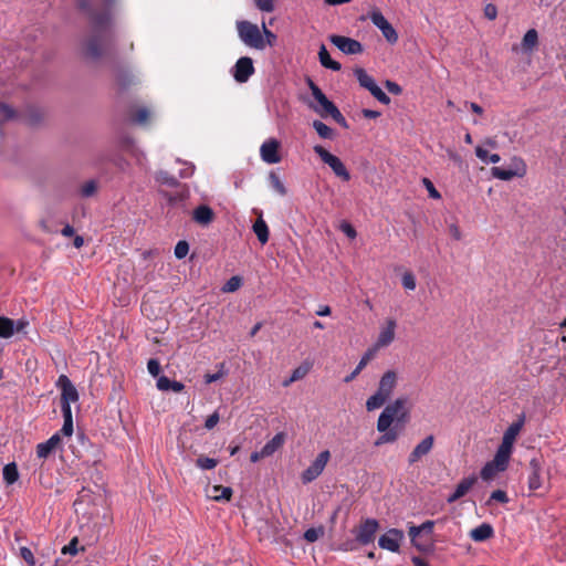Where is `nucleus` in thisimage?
Wrapping results in <instances>:
<instances>
[{
    "label": "nucleus",
    "mask_w": 566,
    "mask_h": 566,
    "mask_svg": "<svg viewBox=\"0 0 566 566\" xmlns=\"http://www.w3.org/2000/svg\"><path fill=\"white\" fill-rule=\"evenodd\" d=\"M325 531H324V527L323 526H318V527H311L308 530L305 531L304 533V538L310 542V543H314L316 542L319 537H322L324 535Z\"/></svg>",
    "instance_id": "79ce46f5"
},
{
    "label": "nucleus",
    "mask_w": 566,
    "mask_h": 566,
    "mask_svg": "<svg viewBox=\"0 0 566 566\" xmlns=\"http://www.w3.org/2000/svg\"><path fill=\"white\" fill-rule=\"evenodd\" d=\"M196 465L201 470H212L218 465V460L201 455L196 460Z\"/></svg>",
    "instance_id": "37998d69"
},
{
    "label": "nucleus",
    "mask_w": 566,
    "mask_h": 566,
    "mask_svg": "<svg viewBox=\"0 0 566 566\" xmlns=\"http://www.w3.org/2000/svg\"><path fill=\"white\" fill-rule=\"evenodd\" d=\"M253 73V61L249 56L240 57L232 69V75L239 83H245Z\"/></svg>",
    "instance_id": "2eb2a0df"
},
{
    "label": "nucleus",
    "mask_w": 566,
    "mask_h": 566,
    "mask_svg": "<svg viewBox=\"0 0 566 566\" xmlns=\"http://www.w3.org/2000/svg\"><path fill=\"white\" fill-rule=\"evenodd\" d=\"M252 229H253V232L255 233V235L258 237V240L262 244H265L269 241V234H270L269 228H268V224L265 223V221L263 220L262 213H260V216L256 219V221L254 222Z\"/></svg>",
    "instance_id": "cd10ccee"
},
{
    "label": "nucleus",
    "mask_w": 566,
    "mask_h": 566,
    "mask_svg": "<svg viewBox=\"0 0 566 566\" xmlns=\"http://www.w3.org/2000/svg\"><path fill=\"white\" fill-rule=\"evenodd\" d=\"M148 373L154 377H160V364L157 359H149L147 363Z\"/></svg>",
    "instance_id": "052dcab7"
},
{
    "label": "nucleus",
    "mask_w": 566,
    "mask_h": 566,
    "mask_svg": "<svg viewBox=\"0 0 566 566\" xmlns=\"http://www.w3.org/2000/svg\"><path fill=\"white\" fill-rule=\"evenodd\" d=\"M311 370V364L308 363H304L302 365H300L298 367H296L291 376H292V380H301L303 379Z\"/></svg>",
    "instance_id": "de8ad7c7"
},
{
    "label": "nucleus",
    "mask_w": 566,
    "mask_h": 566,
    "mask_svg": "<svg viewBox=\"0 0 566 566\" xmlns=\"http://www.w3.org/2000/svg\"><path fill=\"white\" fill-rule=\"evenodd\" d=\"M490 500L496 501V502H500V503H507L509 502L507 494L504 491H502V490L493 491L491 493Z\"/></svg>",
    "instance_id": "0e129e2a"
},
{
    "label": "nucleus",
    "mask_w": 566,
    "mask_h": 566,
    "mask_svg": "<svg viewBox=\"0 0 566 566\" xmlns=\"http://www.w3.org/2000/svg\"><path fill=\"white\" fill-rule=\"evenodd\" d=\"M399 373L395 369H387L380 377L377 390L366 400L368 411L376 410L385 405L392 396L398 386Z\"/></svg>",
    "instance_id": "f257e3e1"
},
{
    "label": "nucleus",
    "mask_w": 566,
    "mask_h": 566,
    "mask_svg": "<svg viewBox=\"0 0 566 566\" xmlns=\"http://www.w3.org/2000/svg\"><path fill=\"white\" fill-rule=\"evenodd\" d=\"M377 354L371 350L370 348H367V350L364 353V355L361 356L358 365L356 366V368L348 375L345 377V382H349L352 381L353 379H355L359 374L360 371L367 366V364L376 356Z\"/></svg>",
    "instance_id": "b1692460"
},
{
    "label": "nucleus",
    "mask_w": 566,
    "mask_h": 566,
    "mask_svg": "<svg viewBox=\"0 0 566 566\" xmlns=\"http://www.w3.org/2000/svg\"><path fill=\"white\" fill-rule=\"evenodd\" d=\"M269 182L271 188L280 196H285L287 190L283 184V181L280 179V177L274 172L271 171L269 174Z\"/></svg>",
    "instance_id": "e433bc0d"
},
{
    "label": "nucleus",
    "mask_w": 566,
    "mask_h": 566,
    "mask_svg": "<svg viewBox=\"0 0 566 566\" xmlns=\"http://www.w3.org/2000/svg\"><path fill=\"white\" fill-rule=\"evenodd\" d=\"M20 556L24 559V562L30 565V566H34L35 565V558H34V555L32 553V551L28 547H21L20 548Z\"/></svg>",
    "instance_id": "13d9d810"
},
{
    "label": "nucleus",
    "mask_w": 566,
    "mask_h": 566,
    "mask_svg": "<svg viewBox=\"0 0 566 566\" xmlns=\"http://www.w3.org/2000/svg\"><path fill=\"white\" fill-rule=\"evenodd\" d=\"M331 42L345 54H358L363 52L359 41L343 35H332Z\"/></svg>",
    "instance_id": "dca6fc26"
},
{
    "label": "nucleus",
    "mask_w": 566,
    "mask_h": 566,
    "mask_svg": "<svg viewBox=\"0 0 566 566\" xmlns=\"http://www.w3.org/2000/svg\"><path fill=\"white\" fill-rule=\"evenodd\" d=\"M120 147L124 151L130 154L137 161V164L147 169L145 154L135 145L134 140L129 137H124L120 142Z\"/></svg>",
    "instance_id": "6ab92c4d"
},
{
    "label": "nucleus",
    "mask_w": 566,
    "mask_h": 566,
    "mask_svg": "<svg viewBox=\"0 0 566 566\" xmlns=\"http://www.w3.org/2000/svg\"><path fill=\"white\" fill-rule=\"evenodd\" d=\"M527 171L525 161L520 157L512 158V168L503 169L501 167L491 168L492 177L500 180H511L514 177H524Z\"/></svg>",
    "instance_id": "1a4fd4ad"
},
{
    "label": "nucleus",
    "mask_w": 566,
    "mask_h": 566,
    "mask_svg": "<svg viewBox=\"0 0 566 566\" xmlns=\"http://www.w3.org/2000/svg\"><path fill=\"white\" fill-rule=\"evenodd\" d=\"M475 482L476 476L474 475L462 479L457 485L454 492L448 496L447 502L453 503L464 496L472 489Z\"/></svg>",
    "instance_id": "aec40b11"
},
{
    "label": "nucleus",
    "mask_w": 566,
    "mask_h": 566,
    "mask_svg": "<svg viewBox=\"0 0 566 566\" xmlns=\"http://www.w3.org/2000/svg\"><path fill=\"white\" fill-rule=\"evenodd\" d=\"M64 423L60 430V434L65 437H71L73 434V419H72V410L62 411Z\"/></svg>",
    "instance_id": "4c0bfd02"
},
{
    "label": "nucleus",
    "mask_w": 566,
    "mask_h": 566,
    "mask_svg": "<svg viewBox=\"0 0 566 566\" xmlns=\"http://www.w3.org/2000/svg\"><path fill=\"white\" fill-rule=\"evenodd\" d=\"M433 521H427L419 526H411L409 528V536L411 537V541L413 542L421 532L430 533L433 528Z\"/></svg>",
    "instance_id": "ea45409f"
},
{
    "label": "nucleus",
    "mask_w": 566,
    "mask_h": 566,
    "mask_svg": "<svg viewBox=\"0 0 566 566\" xmlns=\"http://www.w3.org/2000/svg\"><path fill=\"white\" fill-rule=\"evenodd\" d=\"M61 389V409L62 411L72 410L71 403L78 400V392L67 376L61 375L56 382Z\"/></svg>",
    "instance_id": "9d476101"
},
{
    "label": "nucleus",
    "mask_w": 566,
    "mask_h": 566,
    "mask_svg": "<svg viewBox=\"0 0 566 566\" xmlns=\"http://www.w3.org/2000/svg\"><path fill=\"white\" fill-rule=\"evenodd\" d=\"M155 179L156 181L160 182V184H164V185H168V186H176L177 185V180L175 177L170 176L167 171H158L155 176Z\"/></svg>",
    "instance_id": "8fccbe9b"
},
{
    "label": "nucleus",
    "mask_w": 566,
    "mask_h": 566,
    "mask_svg": "<svg viewBox=\"0 0 566 566\" xmlns=\"http://www.w3.org/2000/svg\"><path fill=\"white\" fill-rule=\"evenodd\" d=\"M53 451L54 448L49 444L48 441L41 442L36 446V455L40 459H46Z\"/></svg>",
    "instance_id": "09e8293b"
},
{
    "label": "nucleus",
    "mask_w": 566,
    "mask_h": 566,
    "mask_svg": "<svg viewBox=\"0 0 566 566\" xmlns=\"http://www.w3.org/2000/svg\"><path fill=\"white\" fill-rule=\"evenodd\" d=\"M314 153L326 164L335 174L336 177L343 181L350 180V174L344 163L335 155L327 151L324 147L316 145L313 147Z\"/></svg>",
    "instance_id": "39448f33"
},
{
    "label": "nucleus",
    "mask_w": 566,
    "mask_h": 566,
    "mask_svg": "<svg viewBox=\"0 0 566 566\" xmlns=\"http://www.w3.org/2000/svg\"><path fill=\"white\" fill-rule=\"evenodd\" d=\"M242 284V280L240 276H232L230 277L226 284L222 286V291L226 293H232L240 289Z\"/></svg>",
    "instance_id": "49530a36"
},
{
    "label": "nucleus",
    "mask_w": 566,
    "mask_h": 566,
    "mask_svg": "<svg viewBox=\"0 0 566 566\" xmlns=\"http://www.w3.org/2000/svg\"><path fill=\"white\" fill-rule=\"evenodd\" d=\"M313 127L318 136L324 139H332L334 137L333 129L321 120H314Z\"/></svg>",
    "instance_id": "58836bf2"
},
{
    "label": "nucleus",
    "mask_w": 566,
    "mask_h": 566,
    "mask_svg": "<svg viewBox=\"0 0 566 566\" xmlns=\"http://www.w3.org/2000/svg\"><path fill=\"white\" fill-rule=\"evenodd\" d=\"M397 322L395 318H386L380 325L375 343L369 347L376 354L390 346L396 338Z\"/></svg>",
    "instance_id": "423d86ee"
},
{
    "label": "nucleus",
    "mask_w": 566,
    "mask_h": 566,
    "mask_svg": "<svg viewBox=\"0 0 566 566\" xmlns=\"http://www.w3.org/2000/svg\"><path fill=\"white\" fill-rule=\"evenodd\" d=\"M149 117L150 112L147 108L143 107L136 112L135 116L133 117V122L139 125H145Z\"/></svg>",
    "instance_id": "603ef678"
},
{
    "label": "nucleus",
    "mask_w": 566,
    "mask_h": 566,
    "mask_svg": "<svg viewBox=\"0 0 566 566\" xmlns=\"http://www.w3.org/2000/svg\"><path fill=\"white\" fill-rule=\"evenodd\" d=\"M86 54L93 59L101 56L102 48L97 39H92L86 45Z\"/></svg>",
    "instance_id": "c03bdc74"
},
{
    "label": "nucleus",
    "mask_w": 566,
    "mask_h": 566,
    "mask_svg": "<svg viewBox=\"0 0 566 566\" xmlns=\"http://www.w3.org/2000/svg\"><path fill=\"white\" fill-rule=\"evenodd\" d=\"M331 460V452L328 450H324L317 454V457L312 461L307 469H305L301 474V480L304 484H308L316 480L324 471L326 464Z\"/></svg>",
    "instance_id": "6e6552de"
},
{
    "label": "nucleus",
    "mask_w": 566,
    "mask_h": 566,
    "mask_svg": "<svg viewBox=\"0 0 566 566\" xmlns=\"http://www.w3.org/2000/svg\"><path fill=\"white\" fill-rule=\"evenodd\" d=\"M448 230H449L450 235L455 241H460L462 239V232L460 230V227L455 222L449 223Z\"/></svg>",
    "instance_id": "69168bd1"
},
{
    "label": "nucleus",
    "mask_w": 566,
    "mask_h": 566,
    "mask_svg": "<svg viewBox=\"0 0 566 566\" xmlns=\"http://www.w3.org/2000/svg\"><path fill=\"white\" fill-rule=\"evenodd\" d=\"M339 229H340V230H342V232H343L344 234H346L349 239H355V238H356V235H357V232H356V230L354 229V227H353L350 223L346 222V221L342 222V224H340Z\"/></svg>",
    "instance_id": "e2e57ef3"
},
{
    "label": "nucleus",
    "mask_w": 566,
    "mask_h": 566,
    "mask_svg": "<svg viewBox=\"0 0 566 566\" xmlns=\"http://www.w3.org/2000/svg\"><path fill=\"white\" fill-rule=\"evenodd\" d=\"M407 403L408 398L401 396L387 405L378 417L377 430L379 432H385L390 428L394 421L406 422L409 418Z\"/></svg>",
    "instance_id": "f03ea898"
},
{
    "label": "nucleus",
    "mask_w": 566,
    "mask_h": 566,
    "mask_svg": "<svg viewBox=\"0 0 566 566\" xmlns=\"http://www.w3.org/2000/svg\"><path fill=\"white\" fill-rule=\"evenodd\" d=\"M402 286L408 291H413L417 286L416 277L411 272H406L401 277Z\"/></svg>",
    "instance_id": "5fc2aeb1"
},
{
    "label": "nucleus",
    "mask_w": 566,
    "mask_h": 566,
    "mask_svg": "<svg viewBox=\"0 0 566 566\" xmlns=\"http://www.w3.org/2000/svg\"><path fill=\"white\" fill-rule=\"evenodd\" d=\"M238 36L240 41L248 48L263 51L265 49V42L263 41V34L258 24L250 21L240 20L235 23Z\"/></svg>",
    "instance_id": "20e7f679"
},
{
    "label": "nucleus",
    "mask_w": 566,
    "mask_h": 566,
    "mask_svg": "<svg viewBox=\"0 0 566 566\" xmlns=\"http://www.w3.org/2000/svg\"><path fill=\"white\" fill-rule=\"evenodd\" d=\"M77 7L90 17L92 25L96 32H99L107 27L109 22V14H94L91 11V3L88 0H77Z\"/></svg>",
    "instance_id": "f3484780"
},
{
    "label": "nucleus",
    "mask_w": 566,
    "mask_h": 566,
    "mask_svg": "<svg viewBox=\"0 0 566 566\" xmlns=\"http://www.w3.org/2000/svg\"><path fill=\"white\" fill-rule=\"evenodd\" d=\"M545 475L543 471V463L539 458H533L528 464L527 485L531 491H536L543 488Z\"/></svg>",
    "instance_id": "ddd939ff"
},
{
    "label": "nucleus",
    "mask_w": 566,
    "mask_h": 566,
    "mask_svg": "<svg viewBox=\"0 0 566 566\" xmlns=\"http://www.w3.org/2000/svg\"><path fill=\"white\" fill-rule=\"evenodd\" d=\"M405 534L401 530L390 528L378 538V545L380 548L391 553H398Z\"/></svg>",
    "instance_id": "f8f14e48"
},
{
    "label": "nucleus",
    "mask_w": 566,
    "mask_h": 566,
    "mask_svg": "<svg viewBox=\"0 0 566 566\" xmlns=\"http://www.w3.org/2000/svg\"><path fill=\"white\" fill-rule=\"evenodd\" d=\"M232 489L229 486L214 485L207 490V496L214 501H230L232 496Z\"/></svg>",
    "instance_id": "5701e85b"
},
{
    "label": "nucleus",
    "mask_w": 566,
    "mask_h": 566,
    "mask_svg": "<svg viewBox=\"0 0 566 566\" xmlns=\"http://www.w3.org/2000/svg\"><path fill=\"white\" fill-rule=\"evenodd\" d=\"M220 416L218 411H214L212 415H210L205 422V428L207 430H212L219 422Z\"/></svg>",
    "instance_id": "680f3d73"
},
{
    "label": "nucleus",
    "mask_w": 566,
    "mask_h": 566,
    "mask_svg": "<svg viewBox=\"0 0 566 566\" xmlns=\"http://www.w3.org/2000/svg\"><path fill=\"white\" fill-rule=\"evenodd\" d=\"M471 538L475 542H483L493 535V528L490 524L483 523L471 531Z\"/></svg>",
    "instance_id": "c85d7f7f"
},
{
    "label": "nucleus",
    "mask_w": 566,
    "mask_h": 566,
    "mask_svg": "<svg viewBox=\"0 0 566 566\" xmlns=\"http://www.w3.org/2000/svg\"><path fill=\"white\" fill-rule=\"evenodd\" d=\"M281 143L276 138H269L260 147L261 159L269 165L279 164Z\"/></svg>",
    "instance_id": "4468645a"
},
{
    "label": "nucleus",
    "mask_w": 566,
    "mask_h": 566,
    "mask_svg": "<svg viewBox=\"0 0 566 566\" xmlns=\"http://www.w3.org/2000/svg\"><path fill=\"white\" fill-rule=\"evenodd\" d=\"M310 90L315 99V104H311L310 107L322 117L331 116L337 107L331 102L322 90L312 81H310Z\"/></svg>",
    "instance_id": "0eeeda50"
},
{
    "label": "nucleus",
    "mask_w": 566,
    "mask_h": 566,
    "mask_svg": "<svg viewBox=\"0 0 566 566\" xmlns=\"http://www.w3.org/2000/svg\"><path fill=\"white\" fill-rule=\"evenodd\" d=\"M512 450L500 446L495 452V455L492 460L495 467L500 468V470L505 471L509 467L511 459Z\"/></svg>",
    "instance_id": "bb28decb"
},
{
    "label": "nucleus",
    "mask_w": 566,
    "mask_h": 566,
    "mask_svg": "<svg viewBox=\"0 0 566 566\" xmlns=\"http://www.w3.org/2000/svg\"><path fill=\"white\" fill-rule=\"evenodd\" d=\"M189 252V244L186 241H179L175 247V255L177 259H184Z\"/></svg>",
    "instance_id": "6e6d98bb"
},
{
    "label": "nucleus",
    "mask_w": 566,
    "mask_h": 566,
    "mask_svg": "<svg viewBox=\"0 0 566 566\" xmlns=\"http://www.w3.org/2000/svg\"><path fill=\"white\" fill-rule=\"evenodd\" d=\"M434 438L433 436H428L423 440H421L410 452L408 457L409 464H415L422 457L427 455L433 448Z\"/></svg>",
    "instance_id": "a211bd4d"
},
{
    "label": "nucleus",
    "mask_w": 566,
    "mask_h": 566,
    "mask_svg": "<svg viewBox=\"0 0 566 566\" xmlns=\"http://www.w3.org/2000/svg\"><path fill=\"white\" fill-rule=\"evenodd\" d=\"M379 530V522L376 518L368 517L363 520L354 530L353 534L355 539L346 542L342 545V549L345 552H352L356 549V544L368 545L374 543L376 534Z\"/></svg>",
    "instance_id": "7ed1b4c3"
},
{
    "label": "nucleus",
    "mask_w": 566,
    "mask_h": 566,
    "mask_svg": "<svg viewBox=\"0 0 566 566\" xmlns=\"http://www.w3.org/2000/svg\"><path fill=\"white\" fill-rule=\"evenodd\" d=\"M500 472H503V470H500L492 461H489L481 470V478L484 481H490Z\"/></svg>",
    "instance_id": "a19ab883"
},
{
    "label": "nucleus",
    "mask_w": 566,
    "mask_h": 566,
    "mask_svg": "<svg viewBox=\"0 0 566 566\" xmlns=\"http://www.w3.org/2000/svg\"><path fill=\"white\" fill-rule=\"evenodd\" d=\"M156 386L160 391L171 390L174 392H180L185 388V385L182 382L177 380H170L167 376L158 377Z\"/></svg>",
    "instance_id": "a878e982"
},
{
    "label": "nucleus",
    "mask_w": 566,
    "mask_h": 566,
    "mask_svg": "<svg viewBox=\"0 0 566 566\" xmlns=\"http://www.w3.org/2000/svg\"><path fill=\"white\" fill-rule=\"evenodd\" d=\"M193 171L195 166L192 164L184 163V168L179 171V177L184 179L189 178L193 175Z\"/></svg>",
    "instance_id": "338daca9"
},
{
    "label": "nucleus",
    "mask_w": 566,
    "mask_h": 566,
    "mask_svg": "<svg viewBox=\"0 0 566 566\" xmlns=\"http://www.w3.org/2000/svg\"><path fill=\"white\" fill-rule=\"evenodd\" d=\"M3 480L7 484L11 485L19 479V472L17 464L14 462L8 463L4 465L2 470Z\"/></svg>",
    "instance_id": "473e14b6"
},
{
    "label": "nucleus",
    "mask_w": 566,
    "mask_h": 566,
    "mask_svg": "<svg viewBox=\"0 0 566 566\" xmlns=\"http://www.w3.org/2000/svg\"><path fill=\"white\" fill-rule=\"evenodd\" d=\"M14 321L4 316H0V337L9 338L14 334Z\"/></svg>",
    "instance_id": "c9c22d12"
},
{
    "label": "nucleus",
    "mask_w": 566,
    "mask_h": 566,
    "mask_svg": "<svg viewBox=\"0 0 566 566\" xmlns=\"http://www.w3.org/2000/svg\"><path fill=\"white\" fill-rule=\"evenodd\" d=\"M318 57H319V62L321 64L326 67V69H331L333 71H338L340 70V64L336 61H333L329 56V53L326 49L325 45H322L321 49H319V52H318Z\"/></svg>",
    "instance_id": "7c9ffc66"
},
{
    "label": "nucleus",
    "mask_w": 566,
    "mask_h": 566,
    "mask_svg": "<svg viewBox=\"0 0 566 566\" xmlns=\"http://www.w3.org/2000/svg\"><path fill=\"white\" fill-rule=\"evenodd\" d=\"M368 92L381 104L388 105L390 103V97L377 84Z\"/></svg>",
    "instance_id": "a18cd8bd"
},
{
    "label": "nucleus",
    "mask_w": 566,
    "mask_h": 566,
    "mask_svg": "<svg viewBox=\"0 0 566 566\" xmlns=\"http://www.w3.org/2000/svg\"><path fill=\"white\" fill-rule=\"evenodd\" d=\"M382 433L384 434L377 440L376 446H380L382 443H388V442H394L397 439V433L389 429Z\"/></svg>",
    "instance_id": "bf43d9fd"
},
{
    "label": "nucleus",
    "mask_w": 566,
    "mask_h": 566,
    "mask_svg": "<svg viewBox=\"0 0 566 566\" xmlns=\"http://www.w3.org/2000/svg\"><path fill=\"white\" fill-rule=\"evenodd\" d=\"M254 4L262 12H272L275 9V0H254Z\"/></svg>",
    "instance_id": "864d4df0"
},
{
    "label": "nucleus",
    "mask_w": 566,
    "mask_h": 566,
    "mask_svg": "<svg viewBox=\"0 0 566 566\" xmlns=\"http://www.w3.org/2000/svg\"><path fill=\"white\" fill-rule=\"evenodd\" d=\"M426 189L428 190V193H429V197L432 198V199H440L441 198V195L440 192L436 189L434 185L432 184L431 180H429L428 178H423L422 180Z\"/></svg>",
    "instance_id": "4d7b16f0"
},
{
    "label": "nucleus",
    "mask_w": 566,
    "mask_h": 566,
    "mask_svg": "<svg viewBox=\"0 0 566 566\" xmlns=\"http://www.w3.org/2000/svg\"><path fill=\"white\" fill-rule=\"evenodd\" d=\"M261 32L263 34V41L265 42V48L268 45L273 46L276 42V35L271 30L268 29V27L265 25L264 22L262 23Z\"/></svg>",
    "instance_id": "3c124183"
},
{
    "label": "nucleus",
    "mask_w": 566,
    "mask_h": 566,
    "mask_svg": "<svg viewBox=\"0 0 566 566\" xmlns=\"http://www.w3.org/2000/svg\"><path fill=\"white\" fill-rule=\"evenodd\" d=\"M475 156L484 164H497L501 160L500 155L489 154L482 146L475 147Z\"/></svg>",
    "instance_id": "72a5a7b5"
},
{
    "label": "nucleus",
    "mask_w": 566,
    "mask_h": 566,
    "mask_svg": "<svg viewBox=\"0 0 566 566\" xmlns=\"http://www.w3.org/2000/svg\"><path fill=\"white\" fill-rule=\"evenodd\" d=\"M538 43V34L535 29H530L523 36L522 48L526 52H532Z\"/></svg>",
    "instance_id": "c756f323"
},
{
    "label": "nucleus",
    "mask_w": 566,
    "mask_h": 566,
    "mask_svg": "<svg viewBox=\"0 0 566 566\" xmlns=\"http://www.w3.org/2000/svg\"><path fill=\"white\" fill-rule=\"evenodd\" d=\"M286 439V434L284 432L276 433L270 441H268L263 446V454H266V457L272 455L274 452H276L280 448L283 447Z\"/></svg>",
    "instance_id": "393cba45"
},
{
    "label": "nucleus",
    "mask_w": 566,
    "mask_h": 566,
    "mask_svg": "<svg viewBox=\"0 0 566 566\" xmlns=\"http://www.w3.org/2000/svg\"><path fill=\"white\" fill-rule=\"evenodd\" d=\"M98 190V182L94 179L85 181L78 189L82 198H91L96 195Z\"/></svg>",
    "instance_id": "f704fd0d"
},
{
    "label": "nucleus",
    "mask_w": 566,
    "mask_h": 566,
    "mask_svg": "<svg viewBox=\"0 0 566 566\" xmlns=\"http://www.w3.org/2000/svg\"><path fill=\"white\" fill-rule=\"evenodd\" d=\"M359 85L369 91L377 84L373 76H370L364 69H356L354 72Z\"/></svg>",
    "instance_id": "2f4dec72"
},
{
    "label": "nucleus",
    "mask_w": 566,
    "mask_h": 566,
    "mask_svg": "<svg viewBox=\"0 0 566 566\" xmlns=\"http://www.w3.org/2000/svg\"><path fill=\"white\" fill-rule=\"evenodd\" d=\"M63 554L76 555L77 553V538H73L67 545L62 548Z\"/></svg>",
    "instance_id": "774afa93"
},
{
    "label": "nucleus",
    "mask_w": 566,
    "mask_h": 566,
    "mask_svg": "<svg viewBox=\"0 0 566 566\" xmlns=\"http://www.w3.org/2000/svg\"><path fill=\"white\" fill-rule=\"evenodd\" d=\"M523 419L516 421V422H513L504 432L503 434V438H502V442L500 446L504 447V448H507L510 450L513 451V446H514V442L517 438V436L520 434L521 430H522V427H523Z\"/></svg>",
    "instance_id": "412c9836"
},
{
    "label": "nucleus",
    "mask_w": 566,
    "mask_h": 566,
    "mask_svg": "<svg viewBox=\"0 0 566 566\" xmlns=\"http://www.w3.org/2000/svg\"><path fill=\"white\" fill-rule=\"evenodd\" d=\"M192 219L200 226H209L214 219L213 210L207 205L198 206L192 212Z\"/></svg>",
    "instance_id": "4be33fe9"
},
{
    "label": "nucleus",
    "mask_w": 566,
    "mask_h": 566,
    "mask_svg": "<svg viewBox=\"0 0 566 566\" xmlns=\"http://www.w3.org/2000/svg\"><path fill=\"white\" fill-rule=\"evenodd\" d=\"M369 19L373 24L381 31L384 38L390 44H395L398 41L397 31L379 10H373L369 13Z\"/></svg>",
    "instance_id": "9b49d317"
}]
</instances>
